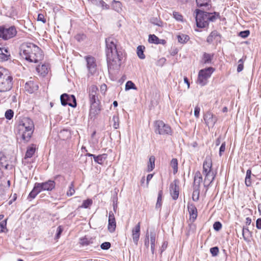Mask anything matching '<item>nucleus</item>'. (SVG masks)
I'll use <instances>...</instances> for the list:
<instances>
[{"instance_id": "8fccbe9b", "label": "nucleus", "mask_w": 261, "mask_h": 261, "mask_svg": "<svg viewBox=\"0 0 261 261\" xmlns=\"http://www.w3.org/2000/svg\"><path fill=\"white\" fill-rule=\"evenodd\" d=\"M249 233H250V231H249V230L248 229V228L244 227L243 228V229H242V234H243V238H244L245 240H247V237H246V236L249 234Z\"/></svg>"}, {"instance_id": "69168bd1", "label": "nucleus", "mask_w": 261, "mask_h": 261, "mask_svg": "<svg viewBox=\"0 0 261 261\" xmlns=\"http://www.w3.org/2000/svg\"><path fill=\"white\" fill-rule=\"evenodd\" d=\"M153 174H148L147 176V178H146V186L147 187H148V184H149V181L151 179V178H152L153 177Z\"/></svg>"}, {"instance_id": "dca6fc26", "label": "nucleus", "mask_w": 261, "mask_h": 261, "mask_svg": "<svg viewBox=\"0 0 261 261\" xmlns=\"http://www.w3.org/2000/svg\"><path fill=\"white\" fill-rule=\"evenodd\" d=\"M11 58V54L8 47H0V62H5Z\"/></svg>"}, {"instance_id": "c03bdc74", "label": "nucleus", "mask_w": 261, "mask_h": 261, "mask_svg": "<svg viewBox=\"0 0 261 261\" xmlns=\"http://www.w3.org/2000/svg\"><path fill=\"white\" fill-rule=\"evenodd\" d=\"M210 252L213 256H217L219 253V248L218 247H214L210 249Z\"/></svg>"}, {"instance_id": "4be33fe9", "label": "nucleus", "mask_w": 261, "mask_h": 261, "mask_svg": "<svg viewBox=\"0 0 261 261\" xmlns=\"http://www.w3.org/2000/svg\"><path fill=\"white\" fill-rule=\"evenodd\" d=\"M36 70L40 74L44 76L48 73L47 66L45 64H42V65H38L36 67Z\"/></svg>"}, {"instance_id": "7ed1b4c3", "label": "nucleus", "mask_w": 261, "mask_h": 261, "mask_svg": "<svg viewBox=\"0 0 261 261\" xmlns=\"http://www.w3.org/2000/svg\"><path fill=\"white\" fill-rule=\"evenodd\" d=\"M34 129L33 121L24 117L20 120L16 126L17 135L24 141L28 142L32 137Z\"/></svg>"}, {"instance_id": "0eeeda50", "label": "nucleus", "mask_w": 261, "mask_h": 261, "mask_svg": "<svg viewBox=\"0 0 261 261\" xmlns=\"http://www.w3.org/2000/svg\"><path fill=\"white\" fill-rule=\"evenodd\" d=\"M13 77L9 71L3 67H0V92L8 91L12 88Z\"/></svg>"}, {"instance_id": "79ce46f5", "label": "nucleus", "mask_w": 261, "mask_h": 261, "mask_svg": "<svg viewBox=\"0 0 261 261\" xmlns=\"http://www.w3.org/2000/svg\"><path fill=\"white\" fill-rule=\"evenodd\" d=\"M75 193V190L74 189V184L73 182H72L69 187V189L67 192V195L68 196H71L74 194Z\"/></svg>"}, {"instance_id": "f8f14e48", "label": "nucleus", "mask_w": 261, "mask_h": 261, "mask_svg": "<svg viewBox=\"0 0 261 261\" xmlns=\"http://www.w3.org/2000/svg\"><path fill=\"white\" fill-rule=\"evenodd\" d=\"M217 120V117L210 112L206 113L204 116V120L206 125L209 127H213Z\"/></svg>"}, {"instance_id": "c756f323", "label": "nucleus", "mask_w": 261, "mask_h": 261, "mask_svg": "<svg viewBox=\"0 0 261 261\" xmlns=\"http://www.w3.org/2000/svg\"><path fill=\"white\" fill-rule=\"evenodd\" d=\"M178 41L181 43H185L189 40V37L185 34H181L177 36Z\"/></svg>"}, {"instance_id": "864d4df0", "label": "nucleus", "mask_w": 261, "mask_h": 261, "mask_svg": "<svg viewBox=\"0 0 261 261\" xmlns=\"http://www.w3.org/2000/svg\"><path fill=\"white\" fill-rule=\"evenodd\" d=\"M173 16L178 21L181 20L182 18V15L177 12H173Z\"/></svg>"}, {"instance_id": "4c0bfd02", "label": "nucleus", "mask_w": 261, "mask_h": 261, "mask_svg": "<svg viewBox=\"0 0 261 261\" xmlns=\"http://www.w3.org/2000/svg\"><path fill=\"white\" fill-rule=\"evenodd\" d=\"M130 89H137L135 85L132 81H127L125 84V90H129Z\"/></svg>"}, {"instance_id": "9b49d317", "label": "nucleus", "mask_w": 261, "mask_h": 261, "mask_svg": "<svg viewBox=\"0 0 261 261\" xmlns=\"http://www.w3.org/2000/svg\"><path fill=\"white\" fill-rule=\"evenodd\" d=\"M61 102L63 106L69 105L75 108L76 106V102L75 96L73 95H69L64 93L61 95Z\"/></svg>"}, {"instance_id": "4468645a", "label": "nucleus", "mask_w": 261, "mask_h": 261, "mask_svg": "<svg viewBox=\"0 0 261 261\" xmlns=\"http://www.w3.org/2000/svg\"><path fill=\"white\" fill-rule=\"evenodd\" d=\"M170 193L173 200H176L179 195L178 181L174 180L170 185Z\"/></svg>"}, {"instance_id": "4d7b16f0", "label": "nucleus", "mask_w": 261, "mask_h": 261, "mask_svg": "<svg viewBox=\"0 0 261 261\" xmlns=\"http://www.w3.org/2000/svg\"><path fill=\"white\" fill-rule=\"evenodd\" d=\"M200 109L198 106H196L194 110V115L196 118H198L199 116Z\"/></svg>"}, {"instance_id": "e2e57ef3", "label": "nucleus", "mask_w": 261, "mask_h": 261, "mask_svg": "<svg viewBox=\"0 0 261 261\" xmlns=\"http://www.w3.org/2000/svg\"><path fill=\"white\" fill-rule=\"evenodd\" d=\"M245 182L246 186H250L251 184V177L247 178V177H246Z\"/></svg>"}, {"instance_id": "cd10ccee", "label": "nucleus", "mask_w": 261, "mask_h": 261, "mask_svg": "<svg viewBox=\"0 0 261 261\" xmlns=\"http://www.w3.org/2000/svg\"><path fill=\"white\" fill-rule=\"evenodd\" d=\"M155 157L151 156L149 158V162L147 165V171L150 172L152 171L154 168Z\"/></svg>"}, {"instance_id": "58836bf2", "label": "nucleus", "mask_w": 261, "mask_h": 261, "mask_svg": "<svg viewBox=\"0 0 261 261\" xmlns=\"http://www.w3.org/2000/svg\"><path fill=\"white\" fill-rule=\"evenodd\" d=\"M33 190L38 194L41 191H43L41 183H36L34 187Z\"/></svg>"}, {"instance_id": "c85d7f7f", "label": "nucleus", "mask_w": 261, "mask_h": 261, "mask_svg": "<svg viewBox=\"0 0 261 261\" xmlns=\"http://www.w3.org/2000/svg\"><path fill=\"white\" fill-rule=\"evenodd\" d=\"M91 4L93 5L101 7L102 8H104L105 7L107 9V5L105 4V3L102 1V0H89Z\"/></svg>"}, {"instance_id": "de8ad7c7", "label": "nucleus", "mask_w": 261, "mask_h": 261, "mask_svg": "<svg viewBox=\"0 0 261 261\" xmlns=\"http://www.w3.org/2000/svg\"><path fill=\"white\" fill-rule=\"evenodd\" d=\"M122 11L121 4L118 1H115V11L120 13Z\"/></svg>"}, {"instance_id": "5701e85b", "label": "nucleus", "mask_w": 261, "mask_h": 261, "mask_svg": "<svg viewBox=\"0 0 261 261\" xmlns=\"http://www.w3.org/2000/svg\"><path fill=\"white\" fill-rule=\"evenodd\" d=\"M113 213L110 212L109 213L108 229L111 232L114 231V217H113Z\"/></svg>"}, {"instance_id": "09e8293b", "label": "nucleus", "mask_w": 261, "mask_h": 261, "mask_svg": "<svg viewBox=\"0 0 261 261\" xmlns=\"http://www.w3.org/2000/svg\"><path fill=\"white\" fill-rule=\"evenodd\" d=\"M100 247H101V248L103 250H107L110 248L111 243L109 242H104L101 244Z\"/></svg>"}, {"instance_id": "f257e3e1", "label": "nucleus", "mask_w": 261, "mask_h": 261, "mask_svg": "<svg viewBox=\"0 0 261 261\" xmlns=\"http://www.w3.org/2000/svg\"><path fill=\"white\" fill-rule=\"evenodd\" d=\"M20 55L30 62L38 63L43 59L42 50L37 45L31 43H23L21 46Z\"/></svg>"}, {"instance_id": "f03ea898", "label": "nucleus", "mask_w": 261, "mask_h": 261, "mask_svg": "<svg viewBox=\"0 0 261 261\" xmlns=\"http://www.w3.org/2000/svg\"><path fill=\"white\" fill-rule=\"evenodd\" d=\"M89 99L90 104L89 117L94 120L100 111V96L97 86L92 85L89 87Z\"/></svg>"}, {"instance_id": "338daca9", "label": "nucleus", "mask_w": 261, "mask_h": 261, "mask_svg": "<svg viewBox=\"0 0 261 261\" xmlns=\"http://www.w3.org/2000/svg\"><path fill=\"white\" fill-rule=\"evenodd\" d=\"M243 68H244L243 64H239V65L238 66V68H237V71L238 72H241V71L243 70Z\"/></svg>"}, {"instance_id": "052dcab7", "label": "nucleus", "mask_w": 261, "mask_h": 261, "mask_svg": "<svg viewBox=\"0 0 261 261\" xmlns=\"http://www.w3.org/2000/svg\"><path fill=\"white\" fill-rule=\"evenodd\" d=\"M37 194H37L33 189L32 191L29 194V197L31 198L34 199L35 198V197L37 196Z\"/></svg>"}, {"instance_id": "3c124183", "label": "nucleus", "mask_w": 261, "mask_h": 261, "mask_svg": "<svg viewBox=\"0 0 261 261\" xmlns=\"http://www.w3.org/2000/svg\"><path fill=\"white\" fill-rule=\"evenodd\" d=\"M249 31L246 30L240 32L239 36L243 38H245L249 36Z\"/></svg>"}, {"instance_id": "603ef678", "label": "nucleus", "mask_w": 261, "mask_h": 261, "mask_svg": "<svg viewBox=\"0 0 261 261\" xmlns=\"http://www.w3.org/2000/svg\"><path fill=\"white\" fill-rule=\"evenodd\" d=\"M150 244V243L149 240L148 239V231H147V232L146 234V236H145V240H144V245L147 248H148Z\"/></svg>"}, {"instance_id": "6e6d98bb", "label": "nucleus", "mask_w": 261, "mask_h": 261, "mask_svg": "<svg viewBox=\"0 0 261 261\" xmlns=\"http://www.w3.org/2000/svg\"><path fill=\"white\" fill-rule=\"evenodd\" d=\"M38 21H42L43 23L46 22V19L44 18V16L42 14H39L38 15Z\"/></svg>"}, {"instance_id": "ddd939ff", "label": "nucleus", "mask_w": 261, "mask_h": 261, "mask_svg": "<svg viewBox=\"0 0 261 261\" xmlns=\"http://www.w3.org/2000/svg\"><path fill=\"white\" fill-rule=\"evenodd\" d=\"M156 233L154 229L150 230V232H148V239L150 243V248L152 254H154L155 250L156 241Z\"/></svg>"}, {"instance_id": "1a4fd4ad", "label": "nucleus", "mask_w": 261, "mask_h": 261, "mask_svg": "<svg viewBox=\"0 0 261 261\" xmlns=\"http://www.w3.org/2000/svg\"><path fill=\"white\" fill-rule=\"evenodd\" d=\"M155 132L160 135H170L171 133V129L170 126L166 124L162 120H156L154 122Z\"/></svg>"}, {"instance_id": "13d9d810", "label": "nucleus", "mask_w": 261, "mask_h": 261, "mask_svg": "<svg viewBox=\"0 0 261 261\" xmlns=\"http://www.w3.org/2000/svg\"><path fill=\"white\" fill-rule=\"evenodd\" d=\"M63 231V229L61 228V226H59L57 228V233L56 234V238L57 239H59L60 237L61 233Z\"/></svg>"}, {"instance_id": "2eb2a0df", "label": "nucleus", "mask_w": 261, "mask_h": 261, "mask_svg": "<svg viewBox=\"0 0 261 261\" xmlns=\"http://www.w3.org/2000/svg\"><path fill=\"white\" fill-rule=\"evenodd\" d=\"M87 62V67L90 73H94L96 71V64L94 57L87 56L85 57Z\"/></svg>"}, {"instance_id": "680f3d73", "label": "nucleus", "mask_w": 261, "mask_h": 261, "mask_svg": "<svg viewBox=\"0 0 261 261\" xmlns=\"http://www.w3.org/2000/svg\"><path fill=\"white\" fill-rule=\"evenodd\" d=\"M256 226L257 229H261V218H258L257 219Z\"/></svg>"}, {"instance_id": "7c9ffc66", "label": "nucleus", "mask_w": 261, "mask_h": 261, "mask_svg": "<svg viewBox=\"0 0 261 261\" xmlns=\"http://www.w3.org/2000/svg\"><path fill=\"white\" fill-rule=\"evenodd\" d=\"M218 33L216 31H214L211 32L210 35L207 37L206 41L208 43H211L215 38L218 36Z\"/></svg>"}, {"instance_id": "aec40b11", "label": "nucleus", "mask_w": 261, "mask_h": 261, "mask_svg": "<svg viewBox=\"0 0 261 261\" xmlns=\"http://www.w3.org/2000/svg\"><path fill=\"white\" fill-rule=\"evenodd\" d=\"M38 89V85L31 81L27 82L25 84V89L30 93L34 92L37 91Z\"/></svg>"}, {"instance_id": "6ab92c4d", "label": "nucleus", "mask_w": 261, "mask_h": 261, "mask_svg": "<svg viewBox=\"0 0 261 261\" xmlns=\"http://www.w3.org/2000/svg\"><path fill=\"white\" fill-rule=\"evenodd\" d=\"M140 223H138L137 225L133 228L132 230V237L134 242L137 245L140 237Z\"/></svg>"}, {"instance_id": "2f4dec72", "label": "nucleus", "mask_w": 261, "mask_h": 261, "mask_svg": "<svg viewBox=\"0 0 261 261\" xmlns=\"http://www.w3.org/2000/svg\"><path fill=\"white\" fill-rule=\"evenodd\" d=\"M150 22L159 27H163V22L158 17H153L150 19Z\"/></svg>"}, {"instance_id": "49530a36", "label": "nucleus", "mask_w": 261, "mask_h": 261, "mask_svg": "<svg viewBox=\"0 0 261 261\" xmlns=\"http://www.w3.org/2000/svg\"><path fill=\"white\" fill-rule=\"evenodd\" d=\"M213 227L215 230L219 231L222 228V224L219 221L215 222L213 225Z\"/></svg>"}, {"instance_id": "5fc2aeb1", "label": "nucleus", "mask_w": 261, "mask_h": 261, "mask_svg": "<svg viewBox=\"0 0 261 261\" xmlns=\"http://www.w3.org/2000/svg\"><path fill=\"white\" fill-rule=\"evenodd\" d=\"M225 142H223L219 149V155L220 156L222 155V153L225 151Z\"/></svg>"}, {"instance_id": "6e6552de", "label": "nucleus", "mask_w": 261, "mask_h": 261, "mask_svg": "<svg viewBox=\"0 0 261 261\" xmlns=\"http://www.w3.org/2000/svg\"><path fill=\"white\" fill-rule=\"evenodd\" d=\"M215 69L213 67H208L200 70L198 73L197 83L201 86L206 84L207 79L210 78Z\"/></svg>"}, {"instance_id": "c9c22d12", "label": "nucleus", "mask_w": 261, "mask_h": 261, "mask_svg": "<svg viewBox=\"0 0 261 261\" xmlns=\"http://www.w3.org/2000/svg\"><path fill=\"white\" fill-rule=\"evenodd\" d=\"M148 41L152 43L159 44L160 43L159 38L154 35H149Z\"/></svg>"}, {"instance_id": "39448f33", "label": "nucleus", "mask_w": 261, "mask_h": 261, "mask_svg": "<svg viewBox=\"0 0 261 261\" xmlns=\"http://www.w3.org/2000/svg\"><path fill=\"white\" fill-rule=\"evenodd\" d=\"M196 11V25L198 28H205L208 26L209 21L213 22L217 19L216 12L208 13L199 9H197Z\"/></svg>"}, {"instance_id": "f3484780", "label": "nucleus", "mask_w": 261, "mask_h": 261, "mask_svg": "<svg viewBox=\"0 0 261 261\" xmlns=\"http://www.w3.org/2000/svg\"><path fill=\"white\" fill-rule=\"evenodd\" d=\"M202 181V176L200 171H197L194 175V179L193 182V189H199L200 185Z\"/></svg>"}, {"instance_id": "a19ab883", "label": "nucleus", "mask_w": 261, "mask_h": 261, "mask_svg": "<svg viewBox=\"0 0 261 261\" xmlns=\"http://www.w3.org/2000/svg\"><path fill=\"white\" fill-rule=\"evenodd\" d=\"M92 204V200L91 199H87L84 200L83 204L80 206L81 208H87L89 207Z\"/></svg>"}, {"instance_id": "bf43d9fd", "label": "nucleus", "mask_w": 261, "mask_h": 261, "mask_svg": "<svg viewBox=\"0 0 261 261\" xmlns=\"http://www.w3.org/2000/svg\"><path fill=\"white\" fill-rule=\"evenodd\" d=\"M6 226V222L3 221L0 223V232L3 231V229H4L5 227Z\"/></svg>"}, {"instance_id": "37998d69", "label": "nucleus", "mask_w": 261, "mask_h": 261, "mask_svg": "<svg viewBox=\"0 0 261 261\" xmlns=\"http://www.w3.org/2000/svg\"><path fill=\"white\" fill-rule=\"evenodd\" d=\"M13 115L14 112L11 109L7 110L5 114V117L8 120H11L13 118Z\"/></svg>"}, {"instance_id": "412c9836", "label": "nucleus", "mask_w": 261, "mask_h": 261, "mask_svg": "<svg viewBox=\"0 0 261 261\" xmlns=\"http://www.w3.org/2000/svg\"><path fill=\"white\" fill-rule=\"evenodd\" d=\"M43 191H51L55 187V182L53 180L48 181L41 183Z\"/></svg>"}, {"instance_id": "bb28decb", "label": "nucleus", "mask_w": 261, "mask_h": 261, "mask_svg": "<svg viewBox=\"0 0 261 261\" xmlns=\"http://www.w3.org/2000/svg\"><path fill=\"white\" fill-rule=\"evenodd\" d=\"M117 56L118 59V65L120 67L121 64L125 60V54L121 51H117Z\"/></svg>"}, {"instance_id": "473e14b6", "label": "nucleus", "mask_w": 261, "mask_h": 261, "mask_svg": "<svg viewBox=\"0 0 261 261\" xmlns=\"http://www.w3.org/2000/svg\"><path fill=\"white\" fill-rule=\"evenodd\" d=\"M163 191L160 190L158 193V199L156 203V208H160L162 206Z\"/></svg>"}, {"instance_id": "a878e982", "label": "nucleus", "mask_w": 261, "mask_h": 261, "mask_svg": "<svg viewBox=\"0 0 261 261\" xmlns=\"http://www.w3.org/2000/svg\"><path fill=\"white\" fill-rule=\"evenodd\" d=\"M145 48V47L143 45H139L137 47V54L140 59H144L145 58V56L144 54Z\"/></svg>"}, {"instance_id": "e433bc0d", "label": "nucleus", "mask_w": 261, "mask_h": 261, "mask_svg": "<svg viewBox=\"0 0 261 261\" xmlns=\"http://www.w3.org/2000/svg\"><path fill=\"white\" fill-rule=\"evenodd\" d=\"M213 55L204 53L203 55V61L204 63H210L211 62Z\"/></svg>"}, {"instance_id": "ea45409f", "label": "nucleus", "mask_w": 261, "mask_h": 261, "mask_svg": "<svg viewBox=\"0 0 261 261\" xmlns=\"http://www.w3.org/2000/svg\"><path fill=\"white\" fill-rule=\"evenodd\" d=\"M199 189H193V192L192 194V199L194 201H197L199 200Z\"/></svg>"}, {"instance_id": "f704fd0d", "label": "nucleus", "mask_w": 261, "mask_h": 261, "mask_svg": "<svg viewBox=\"0 0 261 261\" xmlns=\"http://www.w3.org/2000/svg\"><path fill=\"white\" fill-rule=\"evenodd\" d=\"M198 7L208 6L210 0H196Z\"/></svg>"}, {"instance_id": "b1692460", "label": "nucleus", "mask_w": 261, "mask_h": 261, "mask_svg": "<svg viewBox=\"0 0 261 261\" xmlns=\"http://www.w3.org/2000/svg\"><path fill=\"white\" fill-rule=\"evenodd\" d=\"M36 150V146L32 144L31 146L28 147L25 155V159L31 158L35 153Z\"/></svg>"}, {"instance_id": "a211bd4d", "label": "nucleus", "mask_w": 261, "mask_h": 261, "mask_svg": "<svg viewBox=\"0 0 261 261\" xmlns=\"http://www.w3.org/2000/svg\"><path fill=\"white\" fill-rule=\"evenodd\" d=\"M188 209L190 214V220L194 222L197 217V210L193 204H188Z\"/></svg>"}, {"instance_id": "a18cd8bd", "label": "nucleus", "mask_w": 261, "mask_h": 261, "mask_svg": "<svg viewBox=\"0 0 261 261\" xmlns=\"http://www.w3.org/2000/svg\"><path fill=\"white\" fill-rule=\"evenodd\" d=\"M80 243L82 245H88L90 243V241L88 238L85 237L80 239Z\"/></svg>"}, {"instance_id": "72a5a7b5", "label": "nucleus", "mask_w": 261, "mask_h": 261, "mask_svg": "<svg viewBox=\"0 0 261 261\" xmlns=\"http://www.w3.org/2000/svg\"><path fill=\"white\" fill-rule=\"evenodd\" d=\"M171 166L173 169V173L175 174L177 172L178 169V162L176 159H173L171 161Z\"/></svg>"}, {"instance_id": "0e129e2a", "label": "nucleus", "mask_w": 261, "mask_h": 261, "mask_svg": "<svg viewBox=\"0 0 261 261\" xmlns=\"http://www.w3.org/2000/svg\"><path fill=\"white\" fill-rule=\"evenodd\" d=\"M107 90V85L106 84H103L100 87V91L101 93L105 94V92Z\"/></svg>"}, {"instance_id": "20e7f679", "label": "nucleus", "mask_w": 261, "mask_h": 261, "mask_svg": "<svg viewBox=\"0 0 261 261\" xmlns=\"http://www.w3.org/2000/svg\"><path fill=\"white\" fill-rule=\"evenodd\" d=\"M212 160L210 155H207L203 163L202 174L204 176L203 186L207 191L209 186L215 178L216 173L212 170Z\"/></svg>"}, {"instance_id": "9d476101", "label": "nucleus", "mask_w": 261, "mask_h": 261, "mask_svg": "<svg viewBox=\"0 0 261 261\" xmlns=\"http://www.w3.org/2000/svg\"><path fill=\"white\" fill-rule=\"evenodd\" d=\"M17 33L16 30L14 26L8 28L0 27V38L4 40H8L14 37Z\"/></svg>"}, {"instance_id": "423d86ee", "label": "nucleus", "mask_w": 261, "mask_h": 261, "mask_svg": "<svg viewBox=\"0 0 261 261\" xmlns=\"http://www.w3.org/2000/svg\"><path fill=\"white\" fill-rule=\"evenodd\" d=\"M114 38L112 36L106 39V54L107 56L108 71L110 75L113 74L114 69V65L113 64L114 57L113 53V47H114Z\"/></svg>"}, {"instance_id": "393cba45", "label": "nucleus", "mask_w": 261, "mask_h": 261, "mask_svg": "<svg viewBox=\"0 0 261 261\" xmlns=\"http://www.w3.org/2000/svg\"><path fill=\"white\" fill-rule=\"evenodd\" d=\"M106 156L107 155L106 154H102L97 156L95 155H93L94 161L99 164H103L106 159Z\"/></svg>"}, {"instance_id": "774afa93", "label": "nucleus", "mask_w": 261, "mask_h": 261, "mask_svg": "<svg viewBox=\"0 0 261 261\" xmlns=\"http://www.w3.org/2000/svg\"><path fill=\"white\" fill-rule=\"evenodd\" d=\"M126 77L125 75H123L121 79L119 81V82L120 83V84H122L124 81L126 80Z\"/></svg>"}]
</instances>
